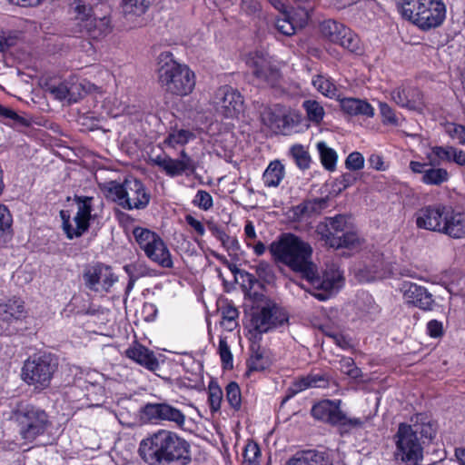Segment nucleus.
Returning a JSON list of instances; mask_svg holds the SVG:
<instances>
[{"label": "nucleus", "mask_w": 465, "mask_h": 465, "mask_svg": "<svg viewBox=\"0 0 465 465\" xmlns=\"http://www.w3.org/2000/svg\"><path fill=\"white\" fill-rule=\"evenodd\" d=\"M269 250L276 262L299 272L314 289L312 294L320 301L328 300L343 285V274L334 266L319 275L317 266L312 261V246L294 234H282L271 243Z\"/></svg>", "instance_id": "nucleus-1"}, {"label": "nucleus", "mask_w": 465, "mask_h": 465, "mask_svg": "<svg viewBox=\"0 0 465 465\" xmlns=\"http://www.w3.org/2000/svg\"><path fill=\"white\" fill-rule=\"evenodd\" d=\"M138 452L149 465H188L192 461L190 443L168 430H159L142 440Z\"/></svg>", "instance_id": "nucleus-2"}, {"label": "nucleus", "mask_w": 465, "mask_h": 465, "mask_svg": "<svg viewBox=\"0 0 465 465\" xmlns=\"http://www.w3.org/2000/svg\"><path fill=\"white\" fill-rule=\"evenodd\" d=\"M435 434L434 424L420 413L411 419V424L401 423L394 435L396 460L405 465H420L423 460V445Z\"/></svg>", "instance_id": "nucleus-3"}, {"label": "nucleus", "mask_w": 465, "mask_h": 465, "mask_svg": "<svg viewBox=\"0 0 465 465\" xmlns=\"http://www.w3.org/2000/svg\"><path fill=\"white\" fill-rule=\"evenodd\" d=\"M68 12L74 20V32L92 39H100L111 31V21L106 15L98 17L94 9L99 0H66Z\"/></svg>", "instance_id": "nucleus-4"}, {"label": "nucleus", "mask_w": 465, "mask_h": 465, "mask_svg": "<svg viewBox=\"0 0 465 465\" xmlns=\"http://www.w3.org/2000/svg\"><path fill=\"white\" fill-rule=\"evenodd\" d=\"M162 64L158 70L159 84L171 94L184 96L191 94L195 86L194 73L185 64L171 58L170 54H160Z\"/></svg>", "instance_id": "nucleus-5"}, {"label": "nucleus", "mask_w": 465, "mask_h": 465, "mask_svg": "<svg viewBox=\"0 0 465 465\" xmlns=\"http://www.w3.org/2000/svg\"><path fill=\"white\" fill-rule=\"evenodd\" d=\"M316 232L320 240L331 248L354 249L361 244L359 235L345 215L326 217L316 226Z\"/></svg>", "instance_id": "nucleus-6"}, {"label": "nucleus", "mask_w": 465, "mask_h": 465, "mask_svg": "<svg viewBox=\"0 0 465 465\" xmlns=\"http://www.w3.org/2000/svg\"><path fill=\"white\" fill-rule=\"evenodd\" d=\"M108 192L113 200L125 210L145 209L151 201V193L145 184L134 176L123 183L112 182Z\"/></svg>", "instance_id": "nucleus-7"}, {"label": "nucleus", "mask_w": 465, "mask_h": 465, "mask_svg": "<svg viewBox=\"0 0 465 465\" xmlns=\"http://www.w3.org/2000/svg\"><path fill=\"white\" fill-rule=\"evenodd\" d=\"M58 369L57 358L47 352L34 354L22 367V380L36 391L48 388Z\"/></svg>", "instance_id": "nucleus-8"}, {"label": "nucleus", "mask_w": 465, "mask_h": 465, "mask_svg": "<svg viewBox=\"0 0 465 465\" xmlns=\"http://www.w3.org/2000/svg\"><path fill=\"white\" fill-rule=\"evenodd\" d=\"M22 438L33 441L43 435L50 425L47 413L31 404H19L14 411Z\"/></svg>", "instance_id": "nucleus-9"}, {"label": "nucleus", "mask_w": 465, "mask_h": 465, "mask_svg": "<svg viewBox=\"0 0 465 465\" xmlns=\"http://www.w3.org/2000/svg\"><path fill=\"white\" fill-rule=\"evenodd\" d=\"M246 64L259 84L272 88L280 85L281 71L266 52H251L246 57Z\"/></svg>", "instance_id": "nucleus-10"}, {"label": "nucleus", "mask_w": 465, "mask_h": 465, "mask_svg": "<svg viewBox=\"0 0 465 465\" xmlns=\"http://www.w3.org/2000/svg\"><path fill=\"white\" fill-rule=\"evenodd\" d=\"M94 197L90 196H75L74 202L77 206V213L73 219L74 226L70 221V215L65 211L60 212V216L63 221V229L69 239L80 237L84 233L90 225L92 218V211L94 206Z\"/></svg>", "instance_id": "nucleus-11"}, {"label": "nucleus", "mask_w": 465, "mask_h": 465, "mask_svg": "<svg viewBox=\"0 0 465 465\" xmlns=\"http://www.w3.org/2000/svg\"><path fill=\"white\" fill-rule=\"evenodd\" d=\"M211 104L215 112L226 119H236L243 112V97L230 85L219 87L214 92Z\"/></svg>", "instance_id": "nucleus-12"}, {"label": "nucleus", "mask_w": 465, "mask_h": 465, "mask_svg": "<svg viewBox=\"0 0 465 465\" xmlns=\"http://www.w3.org/2000/svg\"><path fill=\"white\" fill-rule=\"evenodd\" d=\"M341 401L323 400L314 404L312 408V415L319 420L331 425L347 426L350 428H358L363 425V420L360 418H349L341 410Z\"/></svg>", "instance_id": "nucleus-13"}, {"label": "nucleus", "mask_w": 465, "mask_h": 465, "mask_svg": "<svg viewBox=\"0 0 465 465\" xmlns=\"http://www.w3.org/2000/svg\"><path fill=\"white\" fill-rule=\"evenodd\" d=\"M322 35L331 43L341 45L351 53L361 51L359 36L345 25L335 20H325L321 25Z\"/></svg>", "instance_id": "nucleus-14"}, {"label": "nucleus", "mask_w": 465, "mask_h": 465, "mask_svg": "<svg viewBox=\"0 0 465 465\" xmlns=\"http://www.w3.org/2000/svg\"><path fill=\"white\" fill-rule=\"evenodd\" d=\"M288 322V315L284 310L274 303H268L261 310L255 312L251 319V331L258 334L268 332Z\"/></svg>", "instance_id": "nucleus-15"}, {"label": "nucleus", "mask_w": 465, "mask_h": 465, "mask_svg": "<svg viewBox=\"0 0 465 465\" xmlns=\"http://www.w3.org/2000/svg\"><path fill=\"white\" fill-rule=\"evenodd\" d=\"M84 285L89 290L100 292H109L113 285L118 282V276L111 266L97 262L87 266L83 273Z\"/></svg>", "instance_id": "nucleus-16"}, {"label": "nucleus", "mask_w": 465, "mask_h": 465, "mask_svg": "<svg viewBox=\"0 0 465 465\" xmlns=\"http://www.w3.org/2000/svg\"><path fill=\"white\" fill-rule=\"evenodd\" d=\"M450 205L436 203L420 208L415 214L420 229L440 233Z\"/></svg>", "instance_id": "nucleus-17"}, {"label": "nucleus", "mask_w": 465, "mask_h": 465, "mask_svg": "<svg viewBox=\"0 0 465 465\" xmlns=\"http://www.w3.org/2000/svg\"><path fill=\"white\" fill-rule=\"evenodd\" d=\"M445 17L446 6L442 0H429L410 22L422 30H430L440 26Z\"/></svg>", "instance_id": "nucleus-18"}, {"label": "nucleus", "mask_w": 465, "mask_h": 465, "mask_svg": "<svg viewBox=\"0 0 465 465\" xmlns=\"http://www.w3.org/2000/svg\"><path fill=\"white\" fill-rule=\"evenodd\" d=\"M143 414L150 421H169L180 429L183 428L186 420L181 410L167 402L147 403L143 408Z\"/></svg>", "instance_id": "nucleus-19"}, {"label": "nucleus", "mask_w": 465, "mask_h": 465, "mask_svg": "<svg viewBox=\"0 0 465 465\" xmlns=\"http://www.w3.org/2000/svg\"><path fill=\"white\" fill-rule=\"evenodd\" d=\"M410 169L414 173L421 174L420 182L429 186H441L449 182L450 174L447 169L439 165L418 161L410 162Z\"/></svg>", "instance_id": "nucleus-20"}, {"label": "nucleus", "mask_w": 465, "mask_h": 465, "mask_svg": "<svg viewBox=\"0 0 465 465\" xmlns=\"http://www.w3.org/2000/svg\"><path fill=\"white\" fill-rule=\"evenodd\" d=\"M405 302L423 311H431L435 305L428 290L411 282H403L400 287Z\"/></svg>", "instance_id": "nucleus-21"}, {"label": "nucleus", "mask_w": 465, "mask_h": 465, "mask_svg": "<svg viewBox=\"0 0 465 465\" xmlns=\"http://www.w3.org/2000/svg\"><path fill=\"white\" fill-rule=\"evenodd\" d=\"M329 381L325 375L321 373H310L296 379L288 388L282 404L301 391L309 388H325Z\"/></svg>", "instance_id": "nucleus-22"}, {"label": "nucleus", "mask_w": 465, "mask_h": 465, "mask_svg": "<svg viewBox=\"0 0 465 465\" xmlns=\"http://www.w3.org/2000/svg\"><path fill=\"white\" fill-rule=\"evenodd\" d=\"M125 356L150 371L159 368V361L154 352L138 342H134L124 351Z\"/></svg>", "instance_id": "nucleus-23"}, {"label": "nucleus", "mask_w": 465, "mask_h": 465, "mask_svg": "<svg viewBox=\"0 0 465 465\" xmlns=\"http://www.w3.org/2000/svg\"><path fill=\"white\" fill-rule=\"evenodd\" d=\"M440 234L455 240L465 238V213L450 206Z\"/></svg>", "instance_id": "nucleus-24"}, {"label": "nucleus", "mask_w": 465, "mask_h": 465, "mask_svg": "<svg viewBox=\"0 0 465 465\" xmlns=\"http://www.w3.org/2000/svg\"><path fill=\"white\" fill-rule=\"evenodd\" d=\"M80 88L85 93L94 92L99 89V87H97L95 84L86 80H83L79 84H72L70 87H68L65 84L51 85L48 87V91L57 100L62 101L67 99L69 102H76L77 96L75 95V92Z\"/></svg>", "instance_id": "nucleus-25"}, {"label": "nucleus", "mask_w": 465, "mask_h": 465, "mask_svg": "<svg viewBox=\"0 0 465 465\" xmlns=\"http://www.w3.org/2000/svg\"><path fill=\"white\" fill-rule=\"evenodd\" d=\"M27 315L25 302L18 297L0 302V321L7 323L24 320Z\"/></svg>", "instance_id": "nucleus-26"}, {"label": "nucleus", "mask_w": 465, "mask_h": 465, "mask_svg": "<svg viewBox=\"0 0 465 465\" xmlns=\"http://www.w3.org/2000/svg\"><path fill=\"white\" fill-rule=\"evenodd\" d=\"M341 111L350 116H374V108L366 100L355 97H338Z\"/></svg>", "instance_id": "nucleus-27"}, {"label": "nucleus", "mask_w": 465, "mask_h": 465, "mask_svg": "<svg viewBox=\"0 0 465 465\" xmlns=\"http://www.w3.org/2000/svg\"><path fill=\"white\" fill-rule=\"evenodd\" d=\"M391 99L400 106L416 110L421 104L420 92L411 86H401L391 92Z\"/></svg>", "instance_id": "nucleus-28"}, {"label": "nucleus", "mask_w": 465, "mask_h": 465, "mask_svg": "<svg viewBox=\"0 0 465 465\" xmlns=\"http://www.w3.org/2000/svg\"><path fill=\"white\" fill-rule=\"evenodd\" d=\"M286 465H333L330 455L316 450L297 452Z\"/></svg>", "instance_id": "nucleus-29"}, {"label": "nucleus", "mask_w": 465, "mask_h": 465, "mask_svg": "<svg viewBox=\"0 0 465 465\" xmlns=\"http://www.w3.org/2000/svg\"><path fill=\"white\" fill-rule=\"evenodd\" d=\"M303 15L304 17L301 18L298 21L294 18V16L291 15L286 11H282L281 15L275 20V28L279 33L282 34L283 35H293L296 33L297 29L303 27L307 22V12H304Z\"/></svg>", "instance_id": "nucleus-30"}, {"label": "nucleus", "mask_w": 465, "mask_h": 465, "mask_svg": "<svg viewBox=\"0 0 465 465\" xmlns=\"http://www.w3.org/2000/svg\"><path fill=\"white\" fill-rule=\"evenodd\" d=\"M154 245L155 244L153 243L148 249L144 251L145 255L152 262L157 263L163 268H173V262L172 260V255L164 242L162 240V244H159V246L157 245V249L154 247Z\"/></svg>", "instance_id": "nucleus-31"}, {"label": "nucleus", "mask_w": 465, "mask_h": 465, "mask_svg": "<svg viewBox=\"0 0 465 465\" xmlns=\"http://www.w3.org/2000/svg\"><path fill=\"white\" fill-rule=\"evenodd\" d=\"M152 162L170 177L179 176L187 172L182 163L167 154L157 155L152 158Z\"/></svg>", "instance_id": "nucleus-32"}, {"label": "nucleus", "mask_w": 465, "mask_h": 465, "mask_svg": "<svg viewBox=\"0 0 465 465\" xmlns=\"http://www.w3.org/2000/svg\"><path fill=\"white\" fill-rule=\"evenodd\" d=\"M285 176L284 165L279 161H272L262 174V181L267 187H277Z\"/></svg>", "instance_id": "nucleus-33"}, {"label": "nucleus", "mask_w": 465, "mask_h": 465, "mask_svg": "<svg viewBox=\"0 0 465 465\" xmlns=\"http://www.w3.org/2000/svg\"><path fill=\"white\" fill-rule=\"evenodd\" d=\"M153 0H123V14L127 19L136 18L144 15L149 9Z\"/></svg>", "instance_id": "nucleus-34"}, {"label": "nucleus", "mask_w": 465, "mask_h": 465, "mask_svg": "<svg viewBox=\"0 0 465 465\" xmlns=\"http://www.w3.org/2000/svg\"><path fill=\"white\" fill-rule=\"evenodd\" d=\"M454 150L455 147L451 145H435L426 153V159L432 165H440L441 163H451Z\"/></svg>", "instance_id": "nucleus-35"}, {"label": "nucleus", "mask_w": 465, "mask_h": 465, "mask_svg": "<svg viewBox=\"0 0 465 465\" xmlns=\"http://www.w3.org/2000/svg\"><path fill=\"white\" fill-rule=\"evenodd\" d=\"M312 84L318 92L326 97L336 98L337 100L338 97H341L336 84L327 76L317 74L312 77Z\"/></svg>", "instance_id": "nucleus-36"}, {"label": "nucleus", "mask_w": 465, "mask_h": 465, "mask_svg": "<svg viewBox=\"0 0 465 465\" xmlns=\"http://www.w3.org/2000/svg\"><path fill=\"white\" fill-rule=\"evenodd\" d=\"M194 138L195 134L192 131L174 127L170 129L163 143L167 146L174 148L178 145H185Z\"/></svg>", "instance_id": "nucleus-37"}, {"label": "nucleus", "mask_w": 465, "mask_h": 465, "mask_svg": "<svg viewBox=\"0 0 465 465\" xmlns=\"http://www.w3.org/2000/svg\"><path fill=\"white\" fill-rule=\"evenodd\" d=\"M133 234L136 242L143 252L148 249L153 243L162 244V238L155 232L142 227H135ZM157 248V245H154Z\"/></svg>", "instance_id": "nucleus-38"}, {"label": "nucleus", "mask_w": 465, "mask_h": 465, "mask_svg": "<svg viewBox=\"0 0 465 465\" xmlns=\"http://www.w3.org/2000/svg\"><path fill=\"white\" fill-rule=\"evenodd\" d=\"M302 106L306 113L308 121L316 125L322 122L325 116V110L318 101L308 99L302 102Z\"/></svg>", "instance_id": "nucleus-39"}, {"label": "nucleus", "mask_w": 465, "mask_h": 465, "mask_svg": "<svg viewBox=\"0 0 465 465\" xmlns=\"http://www.w3.org/2000/svg\"><path fill=\"white\" fill-rule=\"evenodd\" d=\"M317 151L320 154L321 163L323 167L328 171H333L336 167L338 159L337 153L334 149L329 147L323 141L316 143Z\"/></svg>", "instance_id": "nucleus-40"}, {"label": "nucleus", "mask_w": 465, "mask_h": 465, "mask_svg": "<svg viewBox=\"0 0 465 465\" xmlns=\"http://www.w3.org/2000/svg\"><path fill=\"white\" fill-rule=\"evenodd\" d=\"M223 401V391L216 381H210L208 385V402L212 412L221 409Z\"/></svg>", "instance_id": "nucleus-41"}, {"label": "nucleus", "mask_w": 465, "mask_h": 465, "mask_svg": "<svg viewBox=\"0 0 465 465\" xmlns=\"http://www.w3.org/2000/svg\"><path fill=\"white\" fill-rule=\"evenodd\" d=\"M327 202L323 198H316L313 200L305 201L296 207L297 213L303 215H311L312 213H320L326 207Z\"/></svg>", "instance_id": "nucleus-42"}, {"label": "nucleus", "mask_w": 465, "mask_h": 465, "mask_svg": "<svg viewBox=\"0 0 465 465\" xmlns=\"http://www.w3.org/2000/svg\"><path fill=\"white\" fill-rule=\"evenodd\" d=\"M290 153L300 169L305 170L310 167L311 157L302 145L295 144L292 146Z\"/></svg>", "instance_id": "nucleus-43"}, {"label": "nucleus", "mask_w": 465, "mask_h": 465, "mask_svg": "<svg viewBox=\"0 0 465 465\" xmlns=\"http://www.w3.org/2000/svg\"><path fill=\"white\" fill-rule=\"evenodd\" d=\"M443 131L452 140H456L459 144L465 145V125L447 122L443 124Z\"/></svg>", "instance_id": "nucleus-44"}, {"label": "nucleus", "mask_w": 465, "mask_h": 465, "mask_svg": "<svg viewBox=\"0 0 465 465\" xmlns=\"http://www.w3.org/2000/svg\"><path fill=\"white\" fill-rule=\"evenodd\" d=\"M225 391L226 400L230 406L236 411L240 410L242 405V395L239 385L234 381H231L226 386Z\"/></svg>", "instance_id": "nucleus-45"}, {"label": "nucleus", "mask_w": 465, "mask_h": 465, "mask_svg": "<svg viewBox=\"0 0 465 465\" xmlns=\"http://www.w3.org/2000/svg\"><path fill=\"white\" fill-rule=\"evenodd\" d=\"M221 313L223 319L222 324L229 331L233 330L237 325L236 319L239 315L237 309L232 305H226L221 309Z\"/></svg>", "instance_id": "nucleus-46"}, {"label": "nucleus", "mask_w": 465, "mask_h": 465, "mask_svg": "<svg viewBox=\"0 0 465 465\" xmlns=\"http://www.w3.org/2000/svg\"><path fill=\"white\" fill-rule=\"evenodd\" d=\"M0 121L5 124L14 123L27 125V121L18 115L14 110L0 104Z\"/></svg>", "instance_id": "nucleus-47"}, {"label": "nucleus", "mask_w": 465, "mask_h": 465, "mask_svg": "<svg viewBox=\"0 0 465 465\" xmlns=\"http://www.w3.org/2000/svg\"><path fill=\"white\" fill-rule=\"evenodd\" d=\"M269 365L268 359L260 351H255L248 361L250 371H260L265 370Z\"/></svg>", "instance_id": "nucleus-48"}, {"label": "nucleus", "mask_w": 465, "mask_h": 465, "mask_svg": "<svg viewBox=\"0 0 465 465\" xmlns=\"http://www.w3.org/2000/svg\"><path fill=\"white\" fill-rule=\"evenodd\" d=\"M193 203L200 209L207 211L213 207V201L212 195L208 192L199 190L193 201Z\"/></svg>", "instance_id": "nucleus-49"}, {"label": "nucleus", "mask_w": 465, "mask_h": 465, "mask_svg": "<svg viewBox=\"0 0 465 465\" xmlns=\"http://www.w3.org/2000/svg\"><path fill=\"white\" fill-rule=\"evenodd\" d=\"M340 370L344 374L357 378L360 374V370L355 366V362L351 357H343L339 361Z\"/></svg>", "instance_id": "nucleus-50"}, {"label": "nucleus", "mask_w": 465, "mask_h": 465, "mask_svg": "<svg viewBox=\"0 0 465 465\" xmlns=\"http://www.w3.org/2000/svg\"><path fill=\"white\" fill-rule=\"evenodd\" d=\"M345 166L351 171H359L364 167V157L359 152L351 153L346 160Z\"/></svg>", "instance_id": "nucleus-51"}, {"label": "nucleus", "mask_w": 465, "mask_h": 465, "mask_svg": "<svg viewBox=\"0 0 465 465\" xmlns=\"http://www.w3.org/2000/svg\"><path fill=\"white\" fill-rule=\"evenodd\" d=\"M260 455L261 450L258 444L254 442H249L246 444L243 450V458L245 461L249 462L250 464H254L257 462Z\"/></svg>", "instance_id": "nucleus-52"}, {"label": "nucleus", "mask_w": 465, "mask_h": 465, "mask_svg": "<svg viewBox=\"0 0 465 465\" xmlns=\"http://www.w3.org/2000/svg\"><path fill=\"white\" fill-rule=\"evenodd\" d=\"M219 354L225 367L232 366V354L225 338H220Z\"/></svg>", "instance_id": "nucleus-53"}, {"label": "nucleus", "mask_w": 465, "mask_h": 465, "mask_svg": "<svg viewBox=\"0 0 465 465\" xmlns=\"http://www.w3.org/2000/svg\"><path fill=\"white\" fill-rule=\"evenodd\" d=\"M380 111L382 116V122L387 124L398 125L399 119L395 115L393 110L386 103L380 104Z\"/></svg>", "instance_id": "nucleus-54"}, {"label": "nucleus", "mask_w": 465, "mask_h": 465, "mask_svg": "<svg viewBox=\"0 0 465 465\" xmlns=\"http://www.w3.org/2000/svg\"><path fill=\"white\" fill-rule=\"evenodd\" d=\"M12 225V216L4 204H0V233L5 235Z\"/></svg>", "instance_id": "nucleus-55"}, {"label": "nucleus", "mask_w": 465, "mask_h": 465, "mask_svg": "<svg viewBox=\"0 0 465 465\" xmlns=\"http://www.w3.org/2000/svg\"><path fill=\"white\" fill-rule=\"evenodd\" d=\"M357 179H358V177L355 173H343L339 178H337L335 181V185L338 186V192L341 193V191L351 186L352 184L355 183Z\"/></svg>", "instance_id": "nucleus-56"}, {"label": "nucleus", "mask_w": 465, "mask_h": 465, "mask_svg": "<svg viewBox=\"0 0 465 465\" xmlns=\"http://www.w3.org/2000/svg\"><path fill=\"white\" fill-rule=\"evenodd\" d=\"M427 332L432 338H439L443 335V324L437 320H431L427 323Z\"/></svg>", "instance_id": "nucleus-57"}, {"label": "nucleus", "mask_w": 465, "mask_h": 465, "mask_svg": "<svg viewBox=\"0 0 465 465\" xmlns=\"http://www.w3.org/2000/svg\"><path fill=\"white\" fill-rule=\"evenodd\" d=\"M256 272L260 278L270 281L272 278V270L271 265L266 262H260L256 265Z\"/></svg>", "instance_id": "nucleus-58"}, {"label": "nucleus", "mask_w": 465, "mask_h": 465, "mask_svg": "<svg viewBox=\"0 0 465 465\" xmlns=\"http://www.w3.org/2000/svg\"><path fill=\"white\" fill-rule=\"evenodd\" d=\"M178 162L183 164V168L190 173H193L196 170V163L193 158L184 151H181Z\"/></svg>", "instance_id": "nucleus-59"}, {"label": "nucleus", "mask_w": 465, "mask_h": 465, "mask_svg": "<svg viewBox=\"0 0 465 465\" xmlns=\"http://www.w3.org/2000/svg\"><path fill=\"white\" fill-rule=\"evenodd\" d=\"M16 44V36L0 31V52H5Z\"/></svg>", "instance_id": "nucleus-60"}, {"label": "nucleus", "mask_w": 465, "mask_h": 465, "mask_svg": "<svg viewBox=\"0 0 465 465\" xmlns=\"http://www.w3.org/2000/svg\"><path fill=\"white\" fill-rule=\"evenodd\" d=\"M223 246L228 251L237 252L240 249L239 242L235 237H231L227 233L220 240Z\"/></svg>", "instance_id": "nucleus-61"}, {"label": "nucleus", "mask_w": 465, "mask_h": 465, "mask_svg": "<svg viewBox=\"0 0 465 465\" xmlns=\"http://www.w3.org/2000/svg\"><path fill=\"white\" fill-rule=\"evenodd\" d=\"M185 221L188 223V225H190L195 231V232L198 235H200V236L204 235L205 229H204V226L202 223V222H200L199 220L195 219L191 214H188V215L185 216Z\"/></svg>", "instance_id": "nucleus-62"}, {"label": "nucleus", "mask_w": 465, "mask_h": 465, "mask_svg": "<svg viewBox=\"0 0 465 465\" xmlns=\"http://www.w3.org/2000/svg\"><path fill=\"white\" fill-rule=\"evenodd\" d=\"M451 163H454L459 166L465 167V152L461 149L455 147V150L452 154Z\"/></svg>", "instance_id": "nucleus-63"}, {"label": "nucleus", "mask_w": 465, "mask_h": 465, "mask_svg": "<svg viewBox=\"0 0 465 465\" xmlns=\"http://www.w3.org/2000/svg\"><path fill=\"white\" fill-rule=\"evenodd\" d=\"M331 337L333 339V341L341 349H348L351 347V341L349 339H347L344 335L336 333L331 335Z\"/></svg>", "instance_id": "nucleus-64"}]
</instances>
